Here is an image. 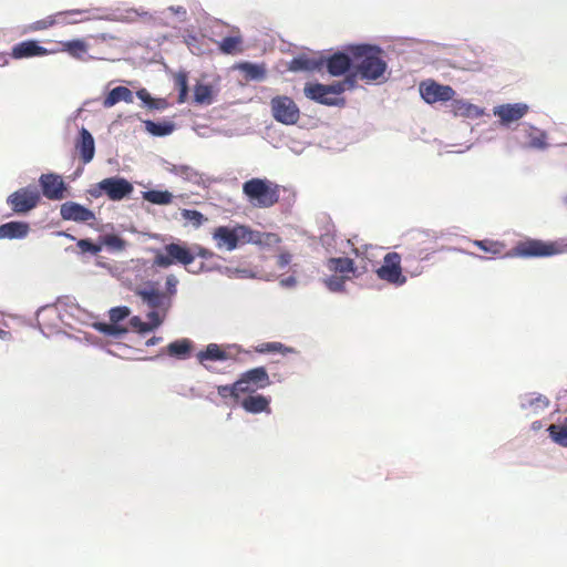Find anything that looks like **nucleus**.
Here are the masks:
<instances>
[{"label":"nucleus","mask_w":567,"mask_h":567,"mask_svg":"<svg viewBox=\"0 0 567 567\" xmlns=\"http://www.w3.org/2000/svg\"><path fill=\"white\" fill-rule=\"evenodd\" d=\"M44 197L51 200H60L64 197L65 184L60 175L42 174L39 179Z\"/></svg>","instance_id":"nucleus-16"},{"label":"nucleus","mask_w":567,"mask_h":567,"mask_svg":"<svg viewBox=\"0 0 567 567\" xmlns=\"http://www.w3.org/2000/svg\"><path fill=\"white\" fill-rule=\"evenodd\" d=\"M133 93L125 86H116L111 90L103 101L104 107H112L120 102H132Z\"/></svg>","instance_id":"nucleus-28"},{"label":"nucleus","mask_w":567,"mask_h":567,"mask_svg":"<svg viewBox=\"0 0 567 567\" xmlns=\"http://www.w3.org/2000/svg\"><path fill=\"white\" fill-rule=\"evenodd\" d=\"M238 69L245 74V78L248 80H264L266 76V69L261 64L244 62L238 65Z\"/></svg>","instance_id":"nucleus-32"},{"label":"nucleus","mask_w":567,"mask_h":567,"mask_svg":"<svg viewBox=\"0 0 567 567\" xmlns=\"http://www.w3.org/2000/svg\"><path fill=\"white\" fill-rule=\"evenodd\" d=\"M78 246L82 251H89L92 254H96L100 250V247H97L95 244H93L89 239L79 240Z\"/></svg>","instance_id":"nucleus-46"},{"label":"nucleus","mask_w":567,"mask_h":567,"mask_svg":"<svg viewBox=\"0 0 567 567\" xmlns=\"http://www.w3.org/2000/svg\"><path fill=\"white\" fill-rule=\"evenodd\" d=\"M420 93L422 99L429 104L447 102L453 100L455 95L452 86L439 84L433 80L423 81L420 84Z\"/></svg>","instance_id":"nucleus-14"},{"label":"nucleus","mask_w":567,"mask_h":567,"mask_svg":"<svg viewBox=\"0 0 567 567\" xmlns=\"http://www.w3.org/2000/svg\"><path fill=\"white\" fill-rule=\"evenodd\" d=\"M99 187L112 200H121L133 192L132 184L118 177L105 178L99 183Z\"/></svg>","instance_id":"nucleus-15"},{"label":"nucleus","mask_w":567,"mask_h":567,"mask_svg":"<svg viewBox=\"0 0 567 567\" xmlns=\"http://www.w3.org/2000/svg\"><path fill=\"white\" fill-rule=\"evenodd\" d=\"M241 408L252 414H258L261 412L270 413V399L262 394H249L244 398L241 403Z\"/></svg>","instance_id":"nucleus-23"},{"label":"nucleus","mask_w":567,"mask_h":567,"mask_svg":"<svg viewBox=\"0 0 567 567\" xmlns=\"http://www.w3.org/2000/svg\"><path fill=\"white\" fill-rule=\"evenodd\" d=\"M243 39L239 35L224 38L218 47L219 50L225 54H236L243 51L241 48Z\"/></svg>","instance_id":"nucleus-37"},{"label":"nucleus","mask_w":567,"mask_h":567,"mask_svg":"<svg viewBox=\"0 0 567 567\" xmlns=\"http://www.w3.org/2000/svg\"><path fill=\"white\" fill-rule=\"evenodd\" d=\"M378 277L389 284L402 286L406 277L402 274L401 256L398 252H389L384 256L383 265L377 270Z\"/></svg>","instance_id":"nucleus-12"},{"label":"nucleus","mask_w":567,"mask_h":567,"mask_svg":"<svg viewBox=\"0 0 567 567\" xmlns=\"http://www.w3.org/2000/svg\"><path fill=\"white\" fill-rule=\"evenodd\" d=\"M178 280L174 275L166 278V291H161L157 282H147L144 288V302L152 309H169L172 298L177 292Z\"/></svg>","instance_id":"nucleus-7"},{"label":"nucleus","mask_w":567,"mask_h":567,"mask_svg":"<svg viewBox=\"0 0 567 567\" xmlns=\"http://www.w3.org/2000/svg\"><path fill=\"white\" fill-rule=\"evenodd\" d=\"M229 358V354L217 343H209L197 353V360L200 364L206 361H226Z\"/></svg>","instance_id":"nucleus-26"},{"label":"nucleus","mask_w":567,"mask_h":567,"mask_svg":"<svg viewBox=\"0 0 567 567\" xmlns=\"http://www.w3.org/2000/svg\"><path fill=\"white\" fill-rule=\"evenodd\" d=\"M136 94L140 99H142V91H137Z\"/></svg>","instance_id":"nucleus-55"},{"label":"nucleus","mask_w":567,"mask_h":567,"mask_svg":"<svg viewBox=\"0 0 567 567\" xmlns=\"http://www.w3.org/2000/svg\"><path fill=\"white\" fill-rule=\"evenodd\" d=\"M75 150L79 152L83 164L90 163L95 154L94 138L84 127L80 131L79 140L75 143Z\"/></svg>","instance_id":"nucleus-21"},{"label":"nucleus","mask_w":567,"mask_h":567,"mask_svg":"<svg viewBox=\"0 0 567 567\" xmlns=\"http://www.w3.org/2000/svg\"><path fill=\"white\" fill-rule=\"evenodd\" d=\"M110 322H95L94 328L107 337L121 338L127 333V328L122 326L121 322L125 320L131 311L127 307H115L109 312Z\"/></svg>","instance_id":"nucleus-11"},{"label":"nucleus","mask_w":567,"mask_h":567,"mask_svg":"<svg viewBox=\"0 0 567 567\" xmlns=\"http://www.w3.org/2000/svg\"><path fill=\"white\" fill-rule=\"evenodd\" d=\"M182 216L184 219L190 221L196 227L200 226L205 220L204 215L200 212L194 209H183Z\"/></svg>","instance_id":"nucleus-44"},{"label":"nucleus","mask_w":567,"mask_h":567,"mask_svg":"<svg viewBox=\"0 0 567 567\" xmlns=\"http://www.w3.org/2000/svg\"><path fill=\"white\" fill-rule=\"evenodd\" d=\"M257 353L279 352L282 354L293 353L295 349L286 347L281 342H264L254 348Z\"/></svg>","instance_id":"nucleus-40"},{"label":"nucleus","mask_w":567,"mask_h":567,"mask_svg":"<svg viewBox=\"0 0 567 567\" xmlns=\"http://www.w3.org/2000/svg\"><path fill=\"white\" fill-rule=\"evenodd\" d=\"M270 107L274 118L285 125H293L299 121L300 110L295 101L286 95L271 99Z\"/></svg>","instance_id":"nucleus-10"},{"label":"nucleus","mask_w":567,"mask_h":567,"mask_svg":"<svg viewBox=\"0 0 567 567\" xmlns=\"http://www.w3.org/2000/svg\"><path fill=\"white\" fill-rule=\"evenodd\" d=\"M236 382L240 394H254L271 383L268 372L264 367L252 368L243 372Z\"/></svg>","instance_id":"nucleus-9"},{"label":"nucleus","mask_w":567,"mask_h":567,"mask_svg":"<svg viewBox=\"0 0 567 567\" xmlns=\"http://www.w3.org/2000/svg\"><path fill=\"white\" fill-rule=\"evenodd\" d=\"M208 251L198 248V251L195 252L185 245L179 244H168L164 247L163 251H157L154 264L159 267H168L173 264H181L186 267L188 271L197 272L203 268V265L197 270H193L189 266L194 262L196 256L206 257Z\"/></svg>","instance_id":"nucleus-6"},{"label":"nucleus","mask_w":567,"mask_h":567,"mask_svg":"<svg viewBox=\"0 0 567 567\" xmlns=\"http://www.w3.org/2000/svg\"><path fill=\"white\" fill-rule=\"evenodd\" d=\"M145 130L154 136H166L174 132L175 124L172 121L154 122L144 121Z\"/></svg>","instance_id":"nucleus-29"},{"label":"nucleus","mask_w":567,"mask_h":567,"mask_svg":"<svg viewBox=\"0 0 567 567\" xmlns=\"http://www.w3.org/2000/svg\"><path fill=\"white\" fill-rule=\"evenodd\" d=\"M60 215L64 220L76 223H90L95 219V215L91 209L75 202L63 203L60 208Z\"/></svg>","instance_id":"nucleus-17"},{"label":"nucleus","mask_w":567,"mask_h":567,"mask_svg":"<svg viewBox=\"0 0 567 567\" xmlns=\"http://www.w3.org/2000/svg\"><path fill=\"white\" fill-rule=\"evenodd\" d=\"M30 225L25 221H9L0 225V239H21L28 236Z\"/></svg>","instance_id":"nucleus-24"},{"label":"nucleus","mask_w":567,"mask_h":567,"mask_svg":"<svg viewBox=\"0 0 567 567\" xmlns=\"http://www.w3.org/2000/svg\"><path fill=\"white\" fill-rule=\"evenodd\" d=\"M190 350L192 341L188 339H179L171 342L166 348H161L155 355L144 357V360L161 358L165 354L177 359H186L189 355Z\"/></svg>","instance_id":"nucleus-19"},{"label":"nucleus","mask_w":567,"mask_h":567,"mask_svg":"<svg viewBox=\"0 0 567 567\" xmlns=\"http://www.w3.org/2000/svg\"><path fill=\"white\" fill-rule=\"evenodd\" d=\"M213 237L218 248L225 247L227 250H234L239 245L249 243L267 246L280 243V237L276 234L260 233L240 225L234 228L219 226L215 229Z\"/></svg>","instance_id":"nucleus-2"},{"label":"nucleus","mask_w":567,"mask_h":567,"mask_svg":"<svg viewBox=\"0 0 567 567\" xmlns=\"http://www.w3.org/2000/svg\"><path fill=\"white\" fill-rule=\"evenodd\" d=\"M217 393L223 399L230 396L234 398L235 400H238L240 396L239 390H237V382H234L233 384L218 385Z\"/></svg>","instance_id":"nucleus-43"},{"label":"nucleus","mask_w":567,"mask_h":567,"mask_svg":"<svg viewBox=\"0 0 567 567\" xmlns=\"http://www.w3.org/2000/svg\"><path fill=\"white\" fill-rule=\"evenodd\" d=\"M9 63L8 55L6 53H0V65H7Z\"/></svg>","instance_id":"nucleus-53"},{"label":"nucleus","mask_w":567,"mask_h":567,"mask_svg":"<svg viewBox=\"0 0 567 567\" xmlns=\"http://www.w3.org/2000/svg\"><path fill=\"white\" fill-rule=\"evenodd\" d=\"M10 337V332L3 330V329H0V339H7Z\"/></svg>","instance_id":"nucleus-54"},{"label":"nucleus","mask_w":567,"mask_h":567,"mask_svg":"<svg viewBox=\"0 0 567 567\" xmlns=\"http://www.w3.org/2000/svg\"><path fill=\"white\" fill-rule=\"evenodd\" d=\"M319 63L306 56L293 58L289 63L290 71H312L319 69Z\"/></svg>","instance_id":"nucleus-41"},{"label":"nucleus","mask_w":567,"mask_h":567,"mask_svg":"<svg viewBox=\"0 0 567 567\" xmlns=\"http://www.w3.org/2000/svg\"><path fill=\"white\" fill-rule=\"evenodd\" d=\"M144 105L150 109H165L167 107V102L163 99L154 100L148 93L144 91Z\"/></svg>","instance_id":"nucleus-45"},{"label":"nucleus","mask_w":567,"mask_h":567,"mask_svg":"<svg viewBox=\"0 0 567 567\" xmlns=\"http://www.w3.org/2000/svg\"><path fill=\"white\" fill-rule=\"evenodd\" d=\"M162 341H163V338H162V337H152L151 339H147V340L144 342V344H145L146 347H152V346H155V344H157V343H159V342H162Z\"/></svg>","instance_id":"nucleus-49"},{"label":"nucleus","mask_w":567,"mask_h":567,"mask_svg":"<svg viewBox=\"0 0 567 567\" xmlns=\"http://www.w3.org/2000/svg\"><path fill=\"white\" fill-rule=\"evenodd\" d=\"M281 284L286 287H293L296 285V278L290 276L286 279H282Z\"/></svg>","instance_id":"nucleus-51"},{"label":"nucleus","mask_w":567,"mask_h":567,"mask_svg":"<svg viewBox=\"0 0 567 567\" xmlns=\"http://www.w3.org/2000/svg\"><path fill=\"white\" fill-rule=\"evenodd\" d=\"M168 309H152L147 315V320L144 321V333L152 331L159 327L167 313Z\"/></svg>","instance_id":"nucleus-34"},{"label":"nucleus","mask_w":567,"mask_h":567,"mask_svg":"<svg viewBox=\"0 0 567 567\" xmlns=\"http://www.w3.org/2000/svg\"><path fill=\"white\" fill-rule=\"evenodd\" d=\"M175 87L178 90L177 102L183 104L188 99V73L178 71L173 75Z\"/></svg>","instance_id":"nucleus-31"},{"label":"nucleus","mask_w":567,"mask_h":567,"mask_svg":"<svg viewBox=\"0 0 567 567\" xmlns=\"http://www.w3.org/2000/svg\"><path fill=\"white\" fill-rule=\"evenodd\" d=\"M243 193L258 208H269L279 202L280 187L268 179L251 178L243 184Z\"/></svg>","instance_id":"nucleus-5"},{"label":"nucleus","mask_w":567,"mask_h":567,"mask_svg":"<svg viewBox=\"0 0 567 567\" xmlns=\"http://www.w3.org/2000/svg\"><path fill=\"white\" fill-rule=\"evenodd\" d=\"M473 245L491 256H505L518 258H542L557 255L560 246L554 241L527 238L518 241L515 247L505 252L506 245L499 240L482 239L473 240Z\"/></svg>","instance_id":"nucleus-1"},{"label":"nucleus","mask_w":567,"mask_h":567,"mask_svg":"<svg viewBox=\"0 0 567 567\" xmlns=\"http://www.w3.org/2000/svg\"><path fill=\"white\" fill-rule=\"evenodd\" d=\"M536 403H537L538 406H547L549 402H548L547 398L538 396L536 399Z\"/></svg>","instance_id":"nucleus-52"},{"label":"nucleus","mask_w":567,"mask_h":567,"mask_svg":"<svg viewBox=\"0 0 567 567\" xmlns=\"http://www.w3.org/2000/svg\"><path fill=\"white\" fill-rule=\"evenodd\" d=\"M290 261H291V255L289 252L285 251L278 256L277 265L279 268H285L286 266H288L290 264Z\"/></svg>","instance_id":"nucleus-47"},{"label":"nucleus","mask_w":567,"mask_h":567,"mask_svg":"<svg viewBox=\"0 0 567 567\" xmlns=\"http://www.w3.org/2000/svg\"><path fill=\"white\" fill-rule=\"evenodd\" d=\"M144 200L156 205H168L173 200V194L168 190L151 189L144 192Z\"/></svg>","instance_id":"nucleus-36"},{"label":"nucleus","mask_w":567,"mask_h":567,"mask_svg":"<svg viewBox=\"0 0 567 567\" xmlns=\"http://www.w3.org/2000/svg\"><path fill=\"white\" fill-rule=\"evenodd\" d=\"M62 51L68 52L71 56L84 60L87 53L89 47L85 41L76 39L66 42H62Z\"/></svg>","instance_id":"nucleus-30"},{"label":"nucleus","mask_w":567,"mask_h":567,"mask_svg":"<svg viewBox=\"0 0 567 567\" xmlns=\"http://www.w3.org/2000/svg\"><path fill=\"white\" fill-rule=\"evenodd\" d=\"M349 278V276L332 275L324 280V284L330 291L342 292L344 290L346 280Z\"/></svg>","instance_id":"nucleus-42"},{"label":"nucleus","mask_w":567,"mask_h":567,"mask_svg":"<svg viewBox=\"0 0 567 567\" xmlns=\"http://www.w3.org/2000/svg\"><path fill=\"white\" fill-rule=\"evenodd\" d=\"M515 138L523 148L544 150L548 145L546 133L529 124H523Z\"/></svg>","instance_id":"nucleus-13"},{"label":"nucleus","mask_w":567,"mask_h":567,"mask_svg":"<svg viewBox=\"0 0 567 567\" xmlns=\"http://www.w3.org/2000/svg\"><path fill=\"white\" fill-rule=\"evenodd\" d=\"M352 61L353 59L343 52L333 53L326 60L327 71L332 76L342 75L350 70Z\"/></svg>","instance_id":"nucleus-22"},{"label":"nucleus","mask_w":567,"mask_h":567,"mask_svg":"<svg viewBox=\"0 0 567 567\" xmlns=\"http://www.w3.org/2000/svg\"><path fill=\"white\" fill-rule=\"evenodd\" d=\"M327 268L329 271L340 274L341 276H349L355 272V265L351 258L348 257H332L327 260Z\"/></svg>","instance_id":"nucleus-25"},{"label":"nucleus","mask_w":567,"mask_h":567,"mask_svg":"<svg viewBox=\"0 0 567 567\" xmlns=\"http://www.w3.org/2000/svg\"><path fill=\"white\" fill-rule=\"evenodd\" d=\"M171 172L184 181L192 182L194 184H198L200 181L198 172L188 165H174Z\"/></svg>","instance_id":"nucleus-38"},{"label":"nucleus","mask_w":567,"mask_h":567,"mask_svg":"<svg viewBox=\"0 0 567 567\" xmlns=\"http://www.w3.org/2000/svg\"><path fill=\"white\" fill-rule=\"evenodd\" d=\"M85 12H86L85 10H79V9L61 11V12H58L56 14L48 17L43 20L35 21L33 23L32 28L34 30H44V29L52 27L56 22V18H61L63 16H79V14H83Z\"/></svg>","instance_id":"nucleus-33"},{"label":"nucleus","mask_w":567,"mask_h":567,"mask_svg":"<svg viewBox=\"0 0 567 567\" xmlns=\"http://www.w3.org/2000/svg\"><path fill=\"white\" fill-rule=\"evenodd\" d=\"M40 193L35 187L27 186L10 194L7 204L14 214L23 215L35 208L40 202Z\"/></svg>","instance_id":"nucleus-8"},{"label":"nucleus","mask_w":567,"mask_h":567,"mask_svg":"<svg viewBox=\"0 0 567 567\" xmlns=\"http://www.w3.org/2000/svg\"><path fill=\"white\" fill-rule=\"evenodd\" d=\"M548 433L554 442L561 446H567V417L560 424H551Z\"/></svg>","instance_id":"nucleus-39"},{"label":"nucleus","mask_w":567,"mask_h":567,"mask_svg":"<svg viewBox=\"0 0 567 567\" xmlns=\"http://www.w3.org/2000/svg\"><path fill=\"white\" fill-rule=\"evenodd\" d=\"M131 323L134 328L138 330V332L142 331V319L140 317H133L131 319Z\"/></svg>","instance_id":"nucleus-50"},{"label":"nucleus","mask_w":567,"mask_h":567,"mask_svg":"<svg viewBox=\"0 0 567 567\" xmlns=\"http://www.w3.org/2000/svg\"><path fill=\"white\" fill-rule=\"evenodd\" d=\"M355 85L354 76H346L343 81H339L332 84L321 83H306L303 93L306 97L317 103L336 106L343 105L344 99L340 95L346 91L353 89Z\"/></svg>","instance_id":"nucleus-4"},{"label":"nucleus","mask_w":567,"mask_h":567,"mask_svg":"<svg viewBox=\"0 0 567 567\" xmlns=\"http://www.w3.org/2000/svg\"><path fill=\"white\" fill-rule=\"evenodd\" d=\"M48 50L41 47L34 40H27L17 43L11 51V56L16 60L28 59L33 56H42L48 54Z\"/></svg>","instance_id":"nucleus-20"},{"label":"nucleus","mask_w":567,"mask_h":567,"mask_svg":"<svg viewBox=\"0 0 567 567\" xmlns=\"http://www.w3.org/2000/svg\"><path fill=\"white\" fill-rule=\"evenodd\" d=\"M451 106L454 115L456 116L477 118L483 115V110L481 107L463 100H454Z\"/></svg>","instance_id":"nucleus-27"},{"label":"nucleus","mask_w":567,"mask_h":567,"mask_svg":"<svg viewBox=\"0 0 567 567\" xmlns=\"http://www.w3.org/2000/svg\"><path fill=\"white\" fill-rule=\"evenodd\" d=\"M194 102L196 104H212L213 103V89L208 84L197 83L194 87Z\"/></svg>","instance_id":"nucleus-35"},{"label":"nucleus","mask_w":567,"mask_h":567,"mask_svg":"<svg viewBox=\"0 0 567 567\" xmlns=\"http://www.w3.org/2000/svg\"><path fill=\"white\" fill-rule=\"evenodd\" d=\"M354 62L355 73L362 80L377 81L386 70V62L382 59V50L378 47L361 44L350 50Z\"/></svg>","instance_id":"nucleus-3"},{"label":"nucleus","mask_w":567,"mask_h":567,"mask_svg":"<svg viewBox=\"0 0 567 567\" xmlns=\"http://www.w3.org/2000/svg\"><path fill=\"white\" fill-rule=\"evenodd\" d=\"M439 249L435 246L422 248L417 250V255L421 259H427L430 255L436 252Z\"/></svg>","instance_id":"nucleus-48"},{"label":"nucleus","mask_w":567,"mask_h":567,"mask_svg":"<svg viewBox=\"0 0 567 567\" xmlns=\"http://www.w3.org/2000/svg\"><path fill=\"white\" fill-rule=\"evenodd\" d=\"M529 107L525 103L502 104L494 109V115L499 118L502 125H508L512 122L524 117Z\"/></svg>","instance_id":"nucleus-18"}]
</instances>
